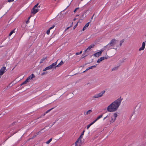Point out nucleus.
Masks as SVG:
<instances>
[{
  "instance_id": "864d4df0",
  "label": "nucleus",
  "mask_w": 146,
  "mask_h": 146,
  "mask_svg": "<svg viewBox=\"0 0 146 146\" xmlns=\"http://www.w3.org/2000/svg\"><path fill=\"white\" fill-rule=\"evenodd\" d=\"M94 14L93 15V16H92V18H93V16H94Z\"/></svg>"
},
{
  "instance_id": "f03ea898",
  "label": "nucleus",
  "mask_w": 146,
  "mask_h": 146,
  "mask_svg": "<svg viewBox=\"0 0 146 146\" xmlns=\"http://www.w3.org/2000/svg\"><path fill=\"white\" fill-rule=\"evenodd\" d=\"M118 41L115 38H113L111 40L110 42L107 45L104 47V48H107L108 50H110L113 48L117 50V48H114V47L115 46L117 47H119V45H117L116 44Z\"/></svg>"
},
{
  "instance_id": "f704fd0d",
  "label": "nucleus",
  "mask_w": 146,
  "mask_h": 146,
  "mask_svg": "<svg viewBox=\"0 0 146 146\" xmlns=\"http://www.w3.org/2000/svg\"><path fill=\"white\" fill-rule=\"evenodd\" d=\"M79 9V7H77L76 8L74 11V12L75 13L76 12V10L78 9Z\"/></svg>"
},
{
  "instance_id": "a211bd4d",
  "label": "nucleus",
  "mask_w": 146,
  "mask_h": 146,
  "mask_svg": "<svg viewBox=\"0 0 146 146\" xmlns=\"http://www.w3.org/2000/svg\"><path fill=\"white\" fill-rule=\"evenodd\" d=\"M63 64V62L62 61H61L57 65L55 66V67H59L60 66L62 65Z\"/></svg>"
},
{
  "instance_id": "1a4fd4ad",
  "label": "nucleus",
  "mask_w": 146,
  "mask_h": 146,
  "mask_svg": "<svg viewBox=\"0 0 146 146\" xmlns=\"http://www.w3.org/2000/svg\"><path fill=\"white\" fill-rule=\"evenodd\" d=\"M95 46V45L94 44H91L90 46H89L88 48L86 49V50H85V52L87 51L88 50H90V49L92 48H93Z\"/></svg>"
},
{
  "instance_id": "5fc2aeb1",
  "label": "nucleus",
  "mask_w": 146,
  "mask_h": 146,
  "mask_svg": "<svg viewBox=\"0 0 146 146\" xmlns=\"http://www.w3.org/2000/svg\"><path fill=\"white\" fill-rule=\"evenodd\" d=\"M45 114H45V113H44V114H43V115L44 116V115H45Z\"/></svg>"
},
{
  "instance_id": "603ef678",
  "label": "nucleus",
  "mask_w": 146,
  "mask_h": 146,
  "mask_svg": "<svg viewBox=\"0 0 146 146\" xmlns=\"http://www.w3.org/2000/svg\"><path fill=\"white\" fill-rule=\"evenodd\" d=\"M86 71V70H85V71H84L83 72V73L85 72Z\"/></svg>"
},
{
  "instance_id": "7c9ffc66",
  "label": "nucleus",
  "mask_w": 146,
  "mask_h": 146,
  "mask_svg": "<svg viewBox=\"0 0 146 146\" xmlns=\"http://www.w3.org/2000/svg\"><path fill=\"white\" fill-rule=\"evenodd\" d=\"M78 22L74 27H73V29H75L76 28V27L77 26V25H78Z\"/></svg>"
},
{
  "instance_id": "39448f33",
  "label": "nucleus",
  "mask_w": 146,
  "mask_h": 146,
  "mask_svg": "<svg viewBox=\"0 0 146 146\" xmlns=\"http://www.w3.org/2000/svg\"><path fill=\"white\" fill-rule=\"evenodd\" d=\"M6 71V68L3 66L0 70V76L2 75Z\"/></svg>"
},
{
  "instance_id": "6e6552de",
  "label": "nucleus",
  "mask_w": 146,
  "mask_h": 146,
  "mask_svg": "<svg viewBox=\"0 0 146 146\" xmlns=\"http://www.w3.org/2000/svg\"><path fill=\"white\" fill-rule=\"evenodd\" d=\"M145 42H144L142 43V46L139 48V50L140 51L143 50L145 48Z\"/></svg>"
},
{
  "instance_id": "4468645a",
  "label": "nucleus",
  "mask_w": 146,
  "mask_h": 146,
  "mask_svg": "<svg viewBox=\"0 0 146 146\" xmlns=\"http://www.w3.org/2000/svg\"><path fill=\"white\" fill-rule=\"evenodd\" d=\"M103 116V114H102L98 116L96 118L94 121H93L95 123L98 120L100 119Z\"/></svg>"
},
{
  "instance_id": "4c0bfd02",
  "label": "nucleus",
  "mask_w": 146,
  "mask_h": 146,
  "mask_svg": "<svg viewBox=\"0 0 146 146\" xmlns=\"http://www.w3.org/2000/svg\"><path fill=\"white\" fill-rule=\"evenodd\" d=\"M101 61V60H100V58L97 61V62L98 63H100Z\"/></svg>"
},
{
  "instance_id": "79ce46f5",
  "label": "nucleus",
  "mask_w": 146,
  "mask_h": 146,
  "mask_svg": "<svg viewBox=\"0 0 146 146\" xmlns=\"http://www.w3.org/2000/svg\"><path fill=\"white\" fill-rule=\"evenodd\" d=\"M76 55H79V54H80V53H79V52H77L76 53Z\"/></svg>"
},
{
  "instance_id": "f8f14e48",
  "label": "nucleus",
  "mask_w": 146,
  "mask_h": 146,
  "mask_svg": "<svg viewBox=\"0 0 146 146\" xmlns=\"http://www.w3.org/2000/svg\"><path fill=\"white\" fill-rule=\"evenodd\" d=\"M57 61L56 62L52 63V64L50 65V66L52 68H56V67H55V66H56Z\"/></svg>"
},
{
  "instance_id": "473e14b6",
  "label": "nucleus",
  "mask_w": 146,
  "mask_h": 146,
  "mask_svg": "<svg viewBox=\"0 0 146 146\" xmlns=\"http://www.w3.org/2000/svg\"><path fill=\"white\" fill-rule=\"evenodd\" d=\"M47 73V72H44L42 73L41 74V75L42 76L44 75V74H45Z\"/></svg>"
},
{
  "instance_id": "bf43d9fd",
  "label": "nucleus",
  "mask_w": 146,
  "mask_h": 146,
  "mask_svg": "<svg viewBox=\"0 0 146 146\" xmlns=\"http://www.w3.org/2000/svg\"><path fill=\"white\" fill-rule=\"evenodd\" d=\"M1 46H0V48L1 47Z\"/></svg>"
},
{
  "instance_id": "bb28decb",
  "label": "nucleus",
  "mask_w": 146,
  "mask_h": 146,
  "mask_svg": "<svg viewBox=\"0 0 146 146\" xmlns=\"http://www.w3.org/2000/svg\"><path fill=\"white\" fill-rule=\"evenodd\" d=\"M110 117V114L107 115L106 117H104L103 119V120H105L107 118H109Z\"/></svg>"
},
{
  "instance_id": "13d9d810",
  "label": "nucleus",
  "mask_w": 146,
  "mask_h": 146,
  "mask_svg": "<svg viewBox=\"0 0 146 146\" xmlns=\"http://www.w3.org/2000/svg\"><path fill=\"white\" fill-rule=\"evenodd\" d=\"M81 1H82L83 0H81Z\"/></svg>"
},
{
  "instance_id": "2f4dec72",
  "label": "nucleus",
  "mask_w": 146,
  "mask_h": 146,
  "mask_svg": "<svg viewBox=\"0 0 146 146\" xmlns=\"http://www.w3.org/2000/svg\"><path fill=\"white\" fill-rule=\"evenodd\" d=\"M96 65H93V66H91L90 67V69H92L93 68H95V67H96Z\"/></svg>"
},
{
  "instance_id": "2eb2a0df",
  "label": "nucleus",
  "mask_w": 146,
  "mask_h": 146,
  "mask_svg": "<svg viewBox=\"0 0 146 146\" xmlns=\"http://www.w3.org/2000/svg\"><path fill=\"white\" fill-rule=\"evenodd\" d=\"M52 69L50 65L46 67L43 70V71H45L46 70L51 69Z\"/></svg>"
},
{
  "instance_id": "a878e982",
  "label": "nucleus",
  "mask_w": 146,
  "mask_h": 146,
  "mask_svg": "<svg viewBox=\"0 0 146 146\" xmlns=\"http://www.w3.org/2000/svg\"><path fill=\"white\" fill-rule=\"evenodd\" d=\"M118 66H117V67H114V68H113L111 70L112 71H113V70H117L118 69Z\"/></svg>"
},
{
  "instance_id": "f257e3e1",
  "label": "nucleus",
  "mask_w": 146,
  "mask_h": 146,
  "mask_svg": "<svg viewBox=\"0 0 146 146\" xmlns=\"http://www.w3.org/2000/svg\"><path fill=\"white\" fill-rule=\"evenodd\" d=\"M121 101H114L107 108L108 111L112 112L115 111L120 105Z\"/></svg>"
},
{
  "instance_id": "20e7f679",
  "label": "nucleus",
  "mask_w": 146,
  "mask_h": 146,
  "mask_svg": "<svg viewBox=\"0 0 146 146\" xmlns=\"http://www.w3.org/2000/svg\"><path fill=\"white\" fill-rule=\"evenodd\" d=\"M117 116V115L116 113H114L113 116H111V119L110 121L111 123H113L115 121L116 118Z\"/></svg>"
},
{
  "instance_id": "4be33fe9",
  "label": "nucleus",
  "mask_w": 146,
  "mask_h": 146,
  "mask_svg": "<svg viewBox=\"0 0 146 146\" xmlns=\"http://www.w3.org/2000/svg\"><path fill=\"white\" fill-rule=\"evenodd\" d=\"M28 81H27V79H26V80L24 81L21 84V85L22 86L23 84H25L27 83Z\"/></svg>"
},
{
  "instance_id": "3c124183",
  "label": "nucleus",
  "mask_w": 146,
  "mask_h": 146,
  "mask_svg": "<svg viewBox=\"0 0 146 146\" xmlns=\"http://www.w3.org/2000/svg\"><path fill=\"white\" fill-rule=\"evenodd\" d=\"M73 23V22H72V24H71V25L70 26V27H72V25Z\"/></svg>"
},
{
  "instance_id": "412c9836",
  "label": "nucleus",
  "mask_w": 146,
  "mask_h": 146,
  "mask_svg": "<svg viewBox=\"0 0 146 146\" xmlns=\"http://www.w3.org/2000/svg\"><path fill=\"white\" fill-rule=\"evenodd\" d=\"M15 29L9 33V36H10L14 33H15Z\"/></svg>"
},
{
  "instance_id": "c85d7f7f",
  "label": "nucleus",
  "mask_w": 146,
  "mask_h": 146,
  "mask_svg": "<svg viewBox=\"0 0 146 146\" xmlns=\"http://www.w3.org/2000/svg\"><path fill=\"white\" fill-rule=\"evenodd\" d=\"M50 30H49V29H48L47 31H46V34L48 35L49 34H50Z\"/></svg>"
},
{
  "instance_id": "72a5a7b5",
  "label": "nucleus",
  "mask_w": 146,
  "mask_h": 146,
  "mask_svg": "<svg viewBox=\"0 0 146 146\" xmlns=\"http://www.w3.org/2000/svg\"><path fill=\"white\" fill-rule=\"evenodd\" d=\"M122 100V99L121 98V97H120L119 98L117 99L116 100Z\"/></svg>"
},
{
  "instance_id": "dca6fc26",
  "label": "nucleus",
  "mask_w": 146,
  "mask_h": 146,
  "mask_svg": "<svg viewBox=\"0 0 146 146\" xmlns=\"http://www.w3.org/2000/svg\"><path fill=\"white\" fill-rule=\"evenodd\" d=\"M92 112V111L91 110H89L88 111H87L86 113H84V114L85 115H87L88 114H90L91 112Z\"/></svg>"
},
{
  "instance_id": "7ed1b4c3",
  "label": "nucleus",
  "mask_w": 146,
  "mask_h": 146,
  "mask_svg": "<svg viewBox=\"0 0 146 146\" xmlns=\"http://www.w3.org/2000/svg\"><path fill=\"white\" fill-rule=\"evenodd\" d=\"M105 90L102 91V92L99 93L98 94H97L95 95L93 97V98H96L100 97L103 95V94L105 93Z\"/></svg>"
},
{
  "instance_id": "aec40b11",
  "label": "nucleus",
  "mask_w": 146,
  "mask_h": 146,
  "mask_svg": "<svg viewBox=\"0 0 146 146\" xmlns=\"http://www.w3.org/2000/svg\"><path fill=\"white\" fill-rule=\"evenodd\" d=\"M124 41V39H123L121 41H120L119 46V47L121 46L123 43Z\"/></svg>"
},
{
  "instance_id": "6e6d98bb",
  "label": "nucleus",
  "mask_w": 146,
  "mask_h": 146,
  "mask_svg": "<svg viewBox=\"0 0 146 146\" xmlns=\"http://www.w3.org/2000/svg\"><path fill=\"white\" fill-rule=\"evenodd\" d=\"M79 16V15H78L76 16V17Z\"/></svg>"
},
{
  "instance_id": "c9c22d12",
  "label": "nucleus",
  "mask_w": 146,
  "mask_h": 146,
  "mask_svg": "<svg viewBox=\"0 0 146 146\" xmlns=\"http://www.w3.org/2000/svg\"><path fill=\"white\" fill-rule=\"evenodd\" d=\"M55 26L54 25H53L52 27H50L49 29V30H50V29H52Z\"/></svg>"
},
{
  "instance_id": "cd10ccee",
  "label": "nucleus",
  "mask_w": 146,
  "mask_h": 146,
  "mask_svg": "<svg viewBox=\"0 0 146 146\" xmlns=\"http://www.w3.org/2000/svg\"><path fill=\"white\" fill-rule=\"evenodd\" d=\"M104 49H101V50H100V51H99V52H100V53L101 54H102V52H103L104 51V50H105V49H106V48H104Z\"/></svg>"
},
{
  "instance_id": "c03bdc74",
  "label": "nucleus",
  "mask_w": 146,
  "mask_h": 146,
  "mask_svg": "<svg viewBox=\"0 0 146 146\" xmlns=\"http://www.w3.org/2000/svg\"><path fill=\"white\" fill-rule=\"evenodd\" d=\"M104 59H107L108 58V57H104Z\"/></svg>"
},
{
  "instance_id": "de8ad7c7",
  "label": "nucleus",
  "mask_w": 146,
  "mask_h": 146,
  "mask_svg": "<svg viewBox=\"0 0 146 146\" xmlns=\"http://www.w3.org/2000/svg\"><path fill=\"white\" fill-rule=\"evenodd\" d=\"M31 17V16H30V17H29L28 18V20H29V19H30V17Z\"/></svg>"
},
{
  "instance_id": "b1692460",
  "label": "nucleus",
  "mask_w": 146,
  "mask_h": 146,
  "mask_svg": "<svg viewBox=\"0 0 146 146\" xmlns=\"http://www.w3.org/2000/svg\"><path fill=\"white\" fill-rule=\"evenodd\" d=\"M89 22H88L87 23H86L84 27V28H85L86 29V28H87L89 25Z\"/></svg>"
},
{
  "instance_id": "f3484780",
  "label": "nucleus",
  "mask_w": 146,
  "mask_h": 146,
  "mask_svg": "<svg viewBox=\"0 0 146 146\" xmlns=\"http://www.w3.org/2000/svg\"><path fill=\"white\" fill-rule=\"evenodd\" d=\"M95 122L93 121L91 123H90L89 124L87 125V129H88L92 125H93L94 123Z\"/></svg>"
},
{
  "instance_id": "a19ab883",
  "label": "nucleus",
  "mask_w": 146,
  "mask_h": 146,
  "mask_svg": "<svg viewBox=\"0 0 146 146\" xmlns=\"http://www.w3.org/2000/svg\"><path fill=\"white\" fill-rule=\"evenodd\" d=\"M29 22V20H27L26 21V23L27 24H28Z\"/></svg>"
},
{
  "instance_id": "e433bc0d",
  "label": "nucleus",
  "mask_w": 146,
  "mask_h": 146,
  "mask_svg": "<svg viewBox=\"0 0 146 146\" xmlns=\"http://www.w3.org/2000/svg\"><path fill=\"white\" fill-rule=\"evenodd\" d=\"M38 4V3L36 5H35L33 8H35L37 7Z\"/></svg>"
},
{
  "instance_id": "a18cd8bd",
  "label": "nucleus",
  "mask_w": 146,
  "mask_h": 146,
  "mask_svg": "<svg viewBox=\"0 0 146 146\" xmlns=\"http://www.w3.org/2000/svg\"><path fill=\"white\" fill-rule=\"evenodd\" d=\"M85 29H86V28H84V27L82 29V31H84Z\"/></svg>"
},
{
  "instance_id": "393cba45",
  "label": "nucleus",
  "mask_w": 146,
  "mask_h": 146,
  "mask_svg": "<svg viewBox=\"0 0 146 146\" xmlns=\"http://www.w3.org/2000/svg\"><path fill=\"white\" fill-rule=\"evenodd\" d=\"M52 140V138L50 139L48 141L46 142V144H49L51 141Z\"/></svg>"
},
{
  "instance_id": "8fccbe9b",
  "label": "nucleus",
  "mask_w": 146,
  "mask_h": 146,
  "mask_svg": "<svg viewBox=\"0 0 146 146\" xmlns=\"http://www.w3.org/2000/svg\"><path fill=\"white\" fill-rule=\"evenodd\" d=\"M76 18H74V21H75L76 20Z\"/></svg>"
},
{
  "instance_id": "423d86ee",
  "label": "nucleus",
  "mask_w": 146,
  "mask_h": 146,
  "mask_svg": "<svg viewBox=\"0 0 146 146\" xmlns=\"http://www.w3.org/2000/svg\"><path fill=\"white\" fill-rule=\"evenodd\" d=\"M82 144V140L77 139L75 143L74 146H80Z\"/></svg>"
},
{
  "instance_id": "9b49d317",
  "label": "nucleus",
  "mask_w": 146,
  "mask_h": 146,
  "mask_svg": "<svg viewBox=\"0 0 146 146\" xmlns=\"http://www.w3.org/2000/svg\"><path fill=\"white\" fill-rule=\"evenodd\" d=\"M101 54L99 52H97L94 53V56L96 57H98L100 56H101Z\"/></svg>"
},
{
  "instance_id": "0eeeda50",
  "label": "nucleus",
  "mask_w": 146,
  "mask_h": 146,
  "mask_svg": "<svg viewBox=\"0 0 146 146\" xmlns=\"http://www.w3.org/2000/svg\"><path fill=\"white\" fill-rule=\"evenodd\" d=\"M39 11V9H35L34 8H33L31 10V13L35 14L37 13Z\"/></svg>"
},
{
  "instance_id": "ddd939ff",
  "label": "nucleus",
  "mask_w": 146,
  "mask_h": 146,
  "mask_svg": "<svg viewBox=\"0 0 146 146\" xmlns=\"http://www.w3.org/2000/svg\"><path fill=\"white\" fill-rule=\"evenodd\" d=\"M85 131L84 130H83V131L81 133V134L80 135V136L79 137L78 139H79L80 140H81L82 139L83 137V136L84 135V133Z\"/></svg>"
},
{
  "instance_id": "09e8293b",
  "label": "nucleus",
  "mask_w": 146,
  "mask_h": 146,
  "mask_svg": "<svg viewBox=\"0 0 146 146\" xmlns=\"http://www.w3.org/2000/svg\"><path fill=\"white\" fill-rule=\"evenodd\" d=\"M56 123V121H55L54 122H53V124H52V125H53L54 124Z\"/></svg>"
},
{
  "instance_id": "58836bf2",
  "label": "nucleus",
  "mask_w": 146,
  "mask_h": 146,
  "mask_svg": "<svg viewBox=\"0 0 146 146\" xmlns=\"http://www.w3.org/2000/svg\"><path fill=\"white\" fill-rule=\"evenodd\" d=\"M14 1V0H8V2H10L13 1Z\"/></svg>"
},
{
  "instance_id": "6ab92c4d",
  "label": "nucleus",
  "mask_w": 146,
  "mask_h": 146,
  "mask_svg": "<svg viewBox=\"0 0 146 146\" xmlns=\"http://www.w3.org/2000/svg\"><path fill=\"white\" fill-rule=\"evenodd\" d=\"M46 59V57H43L40 61V64L42 63Z\"/></svg>"
},
{
  "instance_id": "5701e85b",
  "label": "nucleus",
  "mask_w": 146,
  "mask_h": 146,
  "mask_svg": "<svg viewBox=\"0 0 146 146\" xmlns=\"http://www.w3.org/2000/svg\"><path fill=\"white\" fill-rule=\"evenodd\" d=\"M54 108V107L51 108V109H50L49 110H48L47 111H46L45 112V114H46L48 113V112H50V111H51Z\"/></svg>"
},
{
  "instance_id": "37998d69",
  "label": "nucleus",
  "mask_w": 146,
  "mask_h": 146,
  "mask_svg": "<svg viewBox=\"0 0 146 146\" xmlns=\"http://www.w3.org/2000/svg\"><path fill=\"white\" fill-rule=\"evenodd\" d=\"M70 27H68L65 30V31H66L68 29L70 28Z\"/></svg>"
},
{
  "instance_id": "9d476101",
  "label": "nucleus",
  "mask_w": 146,
  "mask_h": 146,
  "mask_svg": "<svg viewBox=\"0 0 146 146\" xmlns=\"http://www.w3.org/2000/svg\"><path fill=\"white\" fill-rule=\"evenodd\" d=\"M35 77V75L32 74L31 75L29 76L26 79H27V81H29V80L32 79V78H34Z\"/></svg>"
},
{
  "instance_id": "c756f323",
  "label": "nucleus",
  "mask_w": 146,
  "mask_h": 146,
  "mask_svg": "<svg viewBox=\"0 0 146 146\" xmlns=\"http://www.w3.org/2000/svg\"><path fill=\"white\" fill-rule=\"evenodd\" d=\"M100 60H101V61L104 60V57H100Z\"/></svg>"
},
{
  "instance_id": "49530a36",
  "label": "nucleus",
  "mask_w": 146,
  "mask_h": 146,
  "mask_svg": "<svg viewBox=\"0 0 146 146\" xmlns=\"http://www.w3.org/2000/svg\"><path fill=\"white\" fill-rule=\"evenodd\" d=\"M82 52V51H80L79 53L80 54H81Z\"/></svg>"
},
{
  "instance_id": "4d7b16f0",
  "label": "nucleus",
  "mask_w": 146,
  "mask_h": 146,
  "mask_svg": "<svg viewBox=\"0 0 146 146\" xmlns=\"http://www.w3.org/2000/svg\"><path fill=\"white\" fill-rule=\"evenodd\" d=\"M38 7H40V6H38Z\"/></svg>"
},
{
  "instance_id": "ea45409f",
  "label": "nucleus",
  "mask_w": 146,
  "mask_h": 146,
  "mask_svg": "<svg viewBox=\"0 0 146 146\" xmlns=\"http://www.w3.org/2000/svg\"><path fill=\"white\" fill-rule=\"evenodd\" d=\"M90 69H90V67H89L86 69V71H87Z\"/></svg>"
}]
</instances>
